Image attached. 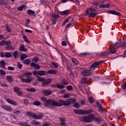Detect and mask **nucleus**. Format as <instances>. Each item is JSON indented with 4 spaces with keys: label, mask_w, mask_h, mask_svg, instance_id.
Segmentation results:
<instances>
[{
    "label": "nucleus",
    "mask_w": 126,
    "mask_h": 126,
    "mask_svg": "<svg viewBox=\"0 0 126 126\" xmlns=\"http://www.w3.org/2000/svg\"><path fill=\"white\" fill-rule=\"evenodd\" d=\"M47 104L56 107H62V106H69L71 102L70 101L59 100V102L55 101V100L49 99H47Z\"/></svg>",
    "instance_id": "f257e3e1"
},
{
    "label": "nucleus",
    "mask_w": 126,
    "mask_h": 126,
    "mask_svg": "<svg viewBox=\"0 0 126 126\" xmlns=\"http://www.w3.org/2000/svg\"><path fill=\"white\" fill-rule=\"evenodd\" d=\"M83 122L85 123H92L93 122V120L94 122H97V123H101L102 120L99 119L98 117H95V115L93 114H89L88 116H83Z\"/></svg>",
    "instance_id": "f03ea898"
},
{
    "label": "nucleus",
    "mask_w": 126,
    "mask_h": 126,
    "mask_svg": "<svg viewBox=\"0 0 126 126\" xmlns=\"http://www.w3.org/2000/svg\"><path fill=\"white\" fill-rule=\"evenodd\" d=\"M86 13L90 18H93V17H95L96 15L100 14V12L96 11V9L94 7H91L87 9L86 11Z\"/></svg>",
    "instance_id": "7ed1b4c3"
},
{
    "label": "nucleus",
    "mask_w": 126,
    "mask_h": 126,
    "mask_svg": "<svg viewBox=\"0 0 126 126\" xmlns=\"http://www.w3.org/2000/svg\"><path fill=\"white\" fill-rule=\"evenodd\" d=\"M32 73L31 72H26L24 73L23 75L27 79H21L22 82H23V83H24V82L25 83H31V82H32V79H31V78L32 77Z\"/></svg>",
    "instance_id": "20e7f679"
},
{
    "label": "nucleus",
    "mask_w": 126,
    "mask_h": 126,
    "mask_svg": "<svg viewBox=\"0 0 126 126\" xmlns=\"http://www.w3.org/2000/svg\"><path fill=\"white\" fill-rule=\"evenodd\" d=\"M37 81H39V82H42L41 83V85L43 87L46 86V85H49V84L52 83V79L51 78H48L46 79L39 76H37Z\"/></svg>",
    "instance_id": "39448f33"
},
{
    "label": "nucleus",
    "mask_w": 126,
    "mask_h": 126,
    "mask_svg": "<svg viewBox=\"0 0 126 126\" xmlns=\"http://www.w3.org/2000/svg\"><path fill=\"white\" fill-rule=\"evenodd\" d=\"M117 53V49L114 47L109 48L108 50L104 52H102L100 55L101 56H106V55H111V54H115Z\"/></svg>",
    "instance_id": "423d86ee"
},
{
    "label": "nucleus",
    "mask_w": 126,
    "mask_h": 126,
    "mask_svg": "<svg viewBox=\"0 0 126 126\" xmlns=\"http://www.w3.org/2000/svg\"><path fill=\"white\" fill-rule=\"evenodd\" d=\"M104 62L105 61L101 60L98 62L94 63L90 67V69L91 70H94V69H95V67L99 66V65H100L101 63H104Z\"/></svg>",
    "instance_id": "0eeeda50"
},
{
    "label": "nucleus",
    "mask_w": 126,
    "mask_h": 126,
    "mask_svg": "<svg viewBox=\"0 0 126 126\" xmlns=\"http://www.w3.org/2000/svg\"><path fill=\"white\" fill-rule=\"evenodd\" d=\"M81 74L83 76H90L92 74V72L91 70H84L82 72Z\"/></svg>",
    "instance_id": "6e6552de"
},
{
    "label": "nucleus",
    "mask_w": 126,
    "mask_h": 126,
    "mask_svg": "<svg viewBox=\"0 0 126 126\" xmlns=\"http://www.w3.org/2000/svg\"><path fill=\"white\" fill-rule=\"evenodd\" d=\"M118 44H119V45H121V48H126V39H125L123 42H121L120 43L116 42L114 45V47H116L117 45H118Z\"/></svg>",
    "instance_id": "1a4fd4ad"
},
{
    "label": "nucleus",
    "mask_w": 126,
    "mask_h": 126,
    "mask_svg": "<svg viewBox=\"0 0 126 126\" xmlns=\"http://www.w3.org/2000/svg\"><path fill=\"white\" fill-rule=\"evenodd\" d=\"M107 13H110V14H113V15H118V16H121V15H122L121 13L114 10H109L107 12Z\"/></svg>",
    "instance_id": "9d476101"
},
{
    "label": "nucleus",
    "mask_w": 126,
    "mask_h": 126,
    "mask_svg": "<svg viewBox=\"0 0 126 126\" xmlns=\"http://www.w3.org/2000/svg\"><path fill=\"white\" fill-rule=\"evenodd\" d=\"M60 126H67L65 124V119L63 117H60Z\"/></svg>",
    "instance_id": "9b49d317"
},
{
    "label": "nucleus",
    "mask_w": 126,
    "mask_h": 126,
    "mask_svg": "<svg viewBox=\"0 0 126 126\" xmlns=\"http://www.w3.org/2000/svg\"><path fill=\"white\" fill-rule=\"evenodd\" d=\"M6 102H7V103H8L9 104H10L11 105H13V106H17V103H16V102L9 98L6 99Z\"/></svg>",
    "instance_id": "f8f14e48"
},
{
    "label": "nucleus",
    "mask_w": 126,
    "mask_h": 126,
    "mask_svg": "<svg viewBox=\"0 0 126 126\" xmlns=\"http://www.w3.org/2000/svg\"><path fill=\"white\" fill-rule=\"evenodd\" d=\"M60 13L61 15H68L71 13V10H66L63 11H61Z\"/></svg>",
    "instance_id": "ddd939ff"
},
{
    "label": "nucleus",
    "mask_w": 126,
    "mask_h": 126,
    "mask_svg": "<svg viewBox=\"0 0 126 126\" xmlns=\"http://www.w3.org/2000/svg\"><path fill=\"white\" fill-rule=\"evenodd\" d=\"M30 65L31 66H33L35 69H40V68H41V67H40V65H39V64L35 63L33 62L31 63Z\"/></svg>",
    "instance_id": "4468645a"
},
{
    "label": "nucleus",
    "mask_w": 126,
    "mask_h": 126,
    "mask_svg": "<svg viewBox=\"0 0 126 126\" xmlns=\"http://www.w3.org/2000/svg\"><path fill=\"white\" fill-rule=\"evenodd\" d=\"M74 113L77 115H84V111L83 110L75 109L73 110Z\"/></svg>",
    "instance_id": "2eb2a0df"
},
{
    "label": "nucleus",
    "mask_w": 126,
    "mask_h": 126,
    "mask_svg": "<svg viewBox=\"0 0 126 126\" xmlns=\"http://www.w3.org/2000/svg\"><path fill=\"white\" fill-rule=\"evenodd\" d=\"M110 3H107V4H101L98 6L100 8H108L110 7Z\"/></svg>",
    "instance_id": "dca6fc26"
},
{
    "label": "nucleus",
    "mask_w": 126,
    "mask_h": 126,
    "mask_svg": "<svg viewBox=\"0 0 126 126\" xmlns=\"http://www.w3.org/2000/svg\"><path fill=\"white\" fill-rule=\"evenodd\" d=\"M26 115L28 117H29L30 118H33L35 119L36 114L31 112H28L26 113Z\"/></svg>",
    "instance_id": "f3484780"
},
{
    "label": "nucleus",
    "mask_w": 126,
    "mask_h": 126,
    "mask_svg": "<svg viewBox=\"0 0 126 126\" xmlns=\"http://www.w3.org/2000/svg\"><path fill=\"white\" fill-rule=\"evenodd\" d=\"M35 120H40V119H42L43 117H44V114L42 112H40L37 115L35 114Z\"/></svg>",
    "instance_id": "a211bd4d"
},
{
    "label": "nucleus",
    "mask_w": 126,
    "mask_h": 126,
    "mask_svg": "<svg viewBox=\"0 0 126 126\" xmlns=\"http://www.w3.org/2000/svg\"><path fill=\"white\" fill-rule=\"evenodd\" d=\"M12 50H14V48H13L11 45H7L4 47L5 51H11Z\"/></svg>",
    "instance_id": "6ab92c4d"
},
{
    "label": "nucleus",
    "mask_w": 126,
    "mask_h": 126,
    "mask_svg": "<svg viewBox=\"0 0 126 126\" xmlns=\"http://www.w3.org/2000/svg\"><path fill=\"white\" fill-rule=\"evenodd\" d=\"M43 94L44 96H49L53 94V91L51 90H46L45 92H44Z\"/></svg>",
    "instance_id": "aec40b11"
},
{
    "label": "nucleus",
    "mask_w": 126,
    "mask_h": 126,
    "mask_svg": "<svg viewBox=\"0 0 126 126\" xmlns=\"http://www.w3.org/2000/svg\"><path fill=\"white\" fill-rule=\"evenodd\" d=\"M5 61L4 60H1L0 62V66L2 68H3V69H6V67H5Z\"/></svg>",
    "instance_id": "412c9836"
},
{
    "label": "nucleus",
    "mask_w": 126,
    "mask_h": 126,
    "mask_svg": "<svg viewBox=\"0 0 126 126\" xmlns=\"http://www.w3.org/2000/svg\"><path fill=\"white\" fill-rule=\"evenodd\" d=\"M50 66L52 68H58L59 67V65L57 63L52 62L50 64Z\"/></svg>",
    "instance_id": "4be33fe9"
},
{
    "label": "nucleus",
    "mask_w": 126,
    "mask_h": 126,
    "mask_svg": "<svg viewBox=\"0 0 126 126\" xmlns=\"http://www.w3.org/2000/svg\"><path fill=\"white\" fill-rule=\"evenodd\" d=\"M2 108L6 111H12V108L7 105H3L2 106Z\"/></svg>",
    "instance_id": "5701e85b"
},
{
    "label": "nucleus",
    "mask_w": 126,
    "mask_h": 126,
    "mask_svg": "<svg viewBox=\"0 0 126 126\" xmlns=\"http://www.w3.org/2000/svg\"><path fill=\"white\" fill-rule=\"evenodd\" d=\"M104 1L103 0L94 1L93 2V4L94 5H98L99 3H104Z\"/></svg>",
    "instance_id": "b1692460"
},
{
    "label": "nucleus",
    "mask_w": 126,
    "mask_h": 126,
    "mask_svg": "<svg viewBox=\"0 0 126 126\" xmlns=\"http://www.w3.org/2000/svg\"><path fill=\"white\" fill-rule=\"evenodd\" d=\"M98 112H99V113H103L104 112H105V113H107V109H105V108H102V106H99L98 107Z\"/></svg>",
    "instance_id": "393cba45"
},
{
    "label": "nucleus",
    "mask_w": 126,
    "mask_h": 126,
    "mask_svg": "<svg viewBox=\"0 0 126 126\" xmlns=\"http://www.w3.org/2000/svg\"><path fill=\"white\" fill-rule=\"evenodd\" d=\"M27 12V14H28V15L30 16L33 15V14H35V12L34 11V10L31 9L28 10Z\"/></svg>",
    "instance_id": "a878e982"
},
{
    "label": "nucleus",
    "mask_w": 126,
    "mask_h": 126,
    "mask_svg": "<svg viewBox=\"0 0 126 126\" xmlns=\"http://www.w3.org/2000/svg\"><path fill=\"white\" fill-rule=\"evenodd\" d=\"M6 78L8 82H9L10 83H11V82H12V80H13V78H12V77L9 75H7L6 76Z\"/></svg>",
    "instance_id": "bb28decb"
},
{
    "label": "nucleus",
    "mask_w": 126,
    "mask_h": 126,
    "mask_svg": "<svg viewBox=\"0 0 126 126\" xmlns=\"http://www.w3.org/2000/svg\"><path fill=\"white\" fill-rule=\"evenodd\" d=\"M93 112V109H89L87 110H84V115H88L91 114Z\"/></svg>",
    "instance_id": "cd10ccee"
},
{
    "label": "nucleus",
    "mask_w": 126,
    "mask_h": 126,
    "mask_svg": "<svg viewBox=\"0 0 126 126\" xmlns=\"http://www.w3.org/2000/svg\"><path fill=\"white\" fill-rule=\"evenodd\" d=\"M13 56L14 59H17L19 57V54H18V51H16L13 52Z\"/></svg>",
    "instance_id": "c85d7f7f"
},
{
    "label": "nucleus",
    "mask_w": 126,
    "mask_h": 126,
    "mask_svg": "<svg viewBox=\"0 0 126 126\" xmlns=\"http://www.w3.org/2000/svg\"><path fill=\"white\" fill-rule=\"evenodd\" d=\"M38 75H40V76H44L45 74H46V71L44 70L38 71Z\"/></svg>",
    "instance_id": "c756f323"
},
{
    "label": "nucleus",
    "mask_w": 126,
    "mask_h": 126,
    "mask_svg": "<svg viewBox=\"0 0 126 126\" xmlns=\"http://www.w3.org/2000/svg\"><path fill=\"white\" fill-rule=\"evenodd\" d=\"M48 74H56L57 73V70L50 69L47 71Z\"/></svg>",
    "instance_id": "7c9ffc66"
},
{
    "label": "nucleus",
    "mask_w": 126,
    "mask_h": 126,
    "mask_svg": "<svg viewBox=\"0 0 126 126\" xmlns=\"http://www.w3.org/2000/svg\"><path fill=\"white\" fill-rule=\"evenodd\" d=\"M87 82V77H84L81 80V84H84Z\"/></svg>",
    "instance_id": "2f4dec72"
},
{
    "label": "nucleus",
    "mask_w": 126,
    "mask_h": 126,
    "mask_svg": "<svg viewBox=\"0 0 126 126\" xmlns=\"http://www.w3.org/2000/svg\"><path fill=\"white\" fill-rule=\"evenodd\" d=\"M25 59H27V55L26 54H23L22 55H21L20 59L22 62H23Z\"/></svg>",
    "instance_id": "473e14b6"
},
{
    "label": "nucleus",
    "mask_w": 126,
    "mask_h": 126,
    "mask_svg": "<svg viewBox=\"0 0 126 126\" xmlns=\"http://www.w3.org/2000/svg\"><path fill=\"white\" fill-rule=\"evenodd\" d=\"M23 63H24V64H27L28 65L31 64L30 60L29 59L25 60L23 62Z\"/></svg>",
    "instance_id": "72a5a7b5"
},
{
    "label": "nucleus",
    "mask_w": 126,
    "mask_h": 126,
    "mask_svg": "<svg viewBox=\"0 0 126 126\" xmlns=\"http://www.w3.org/2000/svg\"><path fill=\"white\" fill-rule=\"evenodd\" d=\"M13 91H14L15 93H18L19 91H20V88L16 86L13 88Z\"/></svg>",
    "instance_id": "f704fd0d"
},
{
    "label": "nucleus",
    "mask_w": 126,
    "mask_h": 126,
    "mask_svg": "<svg viewBox=\"0 0 126 126\" xmlns=\"http://www.w3.org/2000/svg\"><path fill=\"white\" fill-rule=\"evenodd\" d=\"M23 38L24 39V41H25V42L29 43V44L31 43V42H30V41H29V39H28V38H27V36H26V35H23Z\"/></svg>",
    "instance_id": "c9c22d12"
},
{
    "label": "nucleus",
    "mask_w": 126,
    "mask_h": 126,
    "mask_svg": "<svg viewBox=\"0 0 126 126\" xmlns=\"http://www.w3.org/2000/svg\"><path fill=\"white\" fill-rule=\"evenodd\" d=\"M73 107L76 109H79V108H80V105L78 102H75L73 104Z\"/></svg>",
    "instance_id": "e433bc0d"
},
{
    "label": "nucleus",
    "mask_w": 126,
    "mask_h": 126,
    "mask_svg": "<svg viewBox=\"0 0 126 126\" xmlns=\"http://www.w3.org/2000/svg\"><path fill=\"white\" fill-rule=\"evenodd\" d=\"M64 87L65 86L63 85H61L60 84H57V88H58L59 89H63Z\"/></svg>",
    "instance_id": "4c0bfd02"
},
{
    "label": "nucleus",
    "mask_w": 126,
    "mask_h": 126,
    "mask_svg": "<svg viewBox=\"0 0 126 126\" xmlns=\"http://www.w3.org/2000/svg\"><path fill=\"white\" fill-rule=\"evenodd\" d=\"M5 74H6V72L3 69H0V75L1 76H4V75H5Z\"/></svg>",
    "instance_id": "58836bf2"
},
{
    "label": "nucleus",
    "mask_w": 126,
    "mask_h": 126,
    "mask_svg": "<svg viewBox=\"0 0 126 126\" xmlns=\"http://www.w3.org/2000/svg\"><path fill=\"white\" fill-rule=\"evenodd\" d=\"M21 52H26V49L24 47V45H21L20 49H19Z\"/></svg>",
    "instance_id": "ea45409f"
},
{
    "label": "nucleus",
    "mask_w": 126,
    "mask_h": 126,
    "mask_svg": "<svg viewBox=\"0 0 126 126\" xmlns=\"http://www.w3.org/2000/svg\"><path fill=\"white\" fill-rule=\"evenodd\" d=\"M72 62L73 63H74V64H78V61H77V60H76V59L74 58H72Z\"/></svg>",
    "instance_id": "a19ab883"
},
{
    "label": "nucleus",
    "mask_w": 126,
    "mask_h": 126,
    "mask_svg": "<svg viewBox=\"0 0 126 126\" xmlns=\"http://www.w3.org/2000/svg\"><path fill=\"white\" fill-rule=\"evenodd\" d=\"M24 7H25V5L22 4L21 6H19V7H18V10H19V11H22Z\"/></svg>",
    "instance_id": "79ce46f5"
},
{
    "label": "nucleus",
    "mask_w": 126,
    "mask_h": 126,
    "mask_svg": "<svg viewBox=\"0 0 126 126\" xmlns=\"http://www.w3.org/2000/svg\"><path fill=\"white\" fill-rule=\"evenodd\" d=\"M52 17L54 19H58V18H60V16L58 14H52Z\"/></svg>",
    "instance_id": "37998d69"
},
{
    "label": "nucleus",
    "mask_w": 126,
    "mask_h": 126,
    "mask_svg": "<svg viewBox=\"0 0 126 126\" xmlns=\"http://www.w3.org/2000/svg\"><path fill=\"white\" fill-rule=\"evenodd\" d=\"M32 63H38L39 62V58L34 57L32 59Z\"/></svg>",
    "instance_id": "c03bdc74"
},
{
    "label": "nucleus",
    "mask_w": 126,
    "mask_h": 126,
    "mask_svg": "<svg viewBox=\"0 0 126 126\" xmlns=\"http://www.w3.org/2000/svg\"><path fill=\"white\" fill-rule=\"evenodd\" d=\"M4 57L5 58H11V54H10V53H9V52H6L5 54H4Z\"/></svg>",
    "instance_id": "a18cd8bd"
},
{
    "label": "nucleus",
    "mask_w": 126,
    "mask_h": 126,
    "mask_svg": "<svg viewBox=\"0 0 126 126\" xmlns=\"http://www.w3.org/2000/svg\"><path fill=\"white\" fill-rule=\"evenodd\" d=\"M27 91L29 92H36V89L34 88L27 89Z\"/></svg>",
    "instance_id": "49530a36"
},
{
    "label": "nucleus",
    "mask_w": 126,
    "mask_h": 126,
    "mask_svg": "<svg viewBox=\"0 0 126 126\" xmlns=\"http://www.w3.org/2000/svg\"><path fill=\"white\" fill-rule=\"evenodd\" d=\"M14 115H21V111L20 110H15L13 112Z\"/></svg>",
    "instance_id": "de8ad7c7"
},
{
    "label": "nucleus",
    "mask_w": 126,
    "mask_h": 126,
    "mask_svg": "<svg viewBox=\"0 0 126 126\" xmlns=\"http://www.w3.org/2000/svg\"><path fill=\"white\" fill-rule=\"evenodd\" d=\"M0 4H3L4 5H7V3L4 0H0Z\"/></svg>",
    "instance_id": "09e8293b"
},
{
    "label": "nucleus",
    "mask_w": 126,
    "mask_h": 126,
    "mask_svg": "<svg viewBox=\"0 0 126 126\" xmlns=\"http://www.w3.org/2000/svg\"><path fill=\"white\" fill-rule=\"evenodd\" d=\"M33 105L34 106H40V105H41V103L39 101H35L33 102Z\"/></svg>",
    "instance_id": "8fccbe9b"
},
{
    "label": "nucleus",
    "mask_w": 126,
    "mask_h": 126,
    "mask_svg": "<svg viewBox=\"0 0 126 126\" xmlns=\"http://www.w3.org/2000/svg\"><path fill=\"white\" fill-rule=\"evenodd\" d=\"M41 101H43L44 103H47V101H48V99H47V98L45 96L41 97Z\"/></svg>",
    "instance_id": "3c124183"
},
{
    "label": "nucleus",
    "mask_w": 126,
    "mask_h": 126,
    "mask_svg": "<svg viewBox=\"0 0 126 126\" xmlns=\"http://www.w3.org/2000/svg\"><path fill=\"white\" fill-rule=\"evenodd\" d=\"M6 30L8 32V33H10L11 32V30L10 29V28L8 27V25H6Z\"/></svg>",
    "instance_id": "603ef678"
},
{
    "label": "nucleus",
    "mask_w": 126,
    "mask_h": 126,
    "mask_svg": "<svg viewBox=\"0 0 126 126\" xmlns=\"http://www.w3.org/2000/svg\"><path fill=\"white\" fill-rule=\"evenodd\" d=\"M66 89L67 90H68V91H71V90H72L73 89L72 86L69 85L67 86Z\"/></svg>",
    "instance_id": "864d4df0"
},
{
    "label": "nucleus",
    "mask_w": 126,
    "mask_h": 126,
    "mask_svg": "<svg viewBox=\"0 0 126 126\" xmlns=\"http://www.w3.org/2000/svg\"><path fill=\"white\" fill-rule=\"evenodd\" d=\"M89 101L90 102V103H94V98H93L92 97H89Z\"/></svg>",
    "instance_id": "5fc2aeb1"
},
{
    "label": "nucleus",
    "mask_w": 126,
    "mask_h": 126,
    "mask_svg": "<svg viewBox=\"0 0 126 126\" xmlns=\"http://www.w3.org/2000/svg\"><path fill=\"white\" fill-rule=\"evenodd\" d=\"M57 20L56 19H52V24H53V25H55V24H57Z\"/></svg>",
    "instance_id": "6e6d98bb"
},
{
    "label": "nucleus",
    "mask_w": 126,
    "mask_h": 126,
    "mask_svg": "<svg viewBox=\"0 0 126 126\" xmlns=\"http://www.w3.org/2000/svg\"><path fill=\"white\" fill-rule=\"evenodd\" d=\"M17 67L18 68H22V64L20 63H17Z\"/></svg>",
    "instance_id": "4d7b16f0"
},
{
    "label": "nucleus",
    "mask_w": 126,
    "mask_h": 126,
    "mask_svg": "<svg viewBox=\"0 0 126 126\" xmlns=\"http://www.w3.org/2000/svg\"><path fill=\"white\" fill-rule=\"evenodd\" d=\"M5 44V40H2L0 42V46H3Z\"/></svg>",
    "instance_id": "13d9d810"
},
{
    "label": "nucleus",
    "mask_w": 126,
    "mask_h": 126,
    "mask_svg": "<svg viewBox=\"0 0 126 126\" xmlns=\"http://www.w3.org/2000/svg\"><path fill=\"white\" fill-rule=\"evenodd\" d=\"M33 125H35V126H41V124L39 122H34Z\"/></svg>",
    "instance_id": "bf43d9fd"
},
{
    "label": "nucleus",
    "mask_w": 126,
    "mask_h": 126,
    "mask_svg": "<svg viewBox=\"0 0 126 126\" xmlns=\"http://www.w3.org/2000/svg\"><path fill=\"white\" fill-rule=\"evenodd\" d=\"M71 18V16H68V17H67L66 18V19L64 20V21L66 22V23H67L68 22L69 19H70Z\"/></svg>",
    "instance_id": "052dcab7"
},
{
    "label": "nucleus",
    "mask_w": 126,
    "mask_h": 126,
    "mask_svg": "<svg viewBox=\"0 0 126 126\" xmlns=\"http://www.w3.org/2000/svg\"><path fill=\"white\" fill-rule=\"evenodd\" d=\"M8 70H14V67L9 66L8 67Z\"/></svg>",
    "instance_id": "680f3d73"
},
{
    "label": "nucleus",
    "mask_w": 126,
    "mask_h": 126,
    "mask_svg": "<svg viewBox=\"0 0 126 126\" xmlns=\"http://www.w3.org/2000/svg\"><path fill=\"white\" fill-rule=\"evenodd\" d=\"M1 40H5V38H4V36L2 34H0V41H1Z\"/></svg>",
    "instance_id": "e2e57ef3"
},
{
    "label": "nucleus",
    "mask_w": 126,
    "mask_h": 126,
    "mask_svg": "<svg viewBox=\"0 0 126 126\" xmlns=\"http://www.w3.org/2000/svg\"><path fill=\"white\" fill-rule=\"evenodd\" d=\"M23 101L25 104H28V103L29 102V101L28 100V99L26 98L24 99Z\"/></svg>",
    "instance_id": "0e129e2a"
},
{
    "label": "nucleus",
    "mask_w": 126,
    "mask_h": 126,
    "mask_svg": "<svg viewBox=\"0 0 126 126\" xmlns=\"http://www.w3.org/2000/svg\"><path fill=\"white\" fill-rule=\"evenodd\" d=\"M62 46H67V44H66V42L64 41H62Z\"/></svg>",
    "instance_id": "69168bd1"
},
{
    "label": "nucleus",
    "mask_w": 126,
    "mask_h": 126,
    "mask_svg": "<svg viewBox=\"0 0 126 126\" xmlns=\"http://www.w3.org/2000/svg\"><path fill=\"white\" fill-rule=\"evenodd\" d=\"M122 88L125 90L126 89V83L123 84Z\"/></svg>",
    "instance_id": "338daca9"
},
{
    "label": "nucleus",
    "mask_w": 126,
    "mask_h": 126,
    "mask_svg": "<svg viewBox=\"0 0 126 126\" xmlns=\"http://www.w3.org/2000/svg\"><path fill=\"white\" fill-rule=\"evenodd\" d=\"M122 88L125 90L126 89V83L123 84Z\"/></svg>",
    "instance_id": "774afa93"
}]
</instances>
